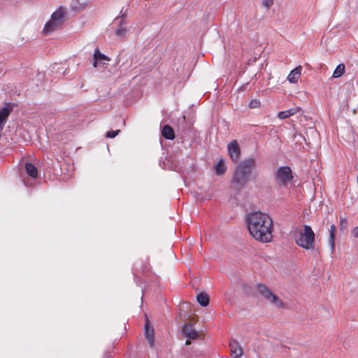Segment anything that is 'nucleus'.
Masks as SVG:
<instances>
[{"label": "nucleus", "instance_id": "1", "mask_svg": "<svg viewBox=\"0 0 358 358\" xmlns=\"http://www.w3.org/2000/svg\"><path fill=\"white\" fill-rule=\"evenodd\" d=\"M250 234L261 243H269L273 236V220L271 217L260 211L250 212L245 217Z\"/></svg>", "mask_w": 358, "mask_h": 358}, {"label": "nucleus", "instance_id": "2", "mask_svg": "<svg viewBox=\"0 0 358 358\" xmlns=\"http://www.w3.org/2000/svg\"><path fill=\"white\" fill-rule=\"evenodd\" d=\"M256 165L254 157L244 159L239 162L234 172L233 182L238 189H241L247 184Z\"/></svg>", "mask_w": 358, "mask_h": 358}, {"label": "nucleus", "instance_id": "3", "mask_svg": "<svg viewBox=\"0 0 358 358\" xmlns=\"http://www.w3.org/2000/svg\"><path fill=\"white\" fill-rule=\"evenodd\" d=\"M315 233L310 226L305 224L303 231L296 237V243L301 248L309 250L314 248Z\"/></svg>", "mask_w": 358, "mask_h": 358}, {"label": "nucleus", "instance_id": "4", "mask_svg": "<svg viewBox=\"0 0 358 358\" xmlns=\"http://www.w3.org/2000/svg\"><path fill=\"white\" fill-rule=\"evenodd\" d=\"M64 16V12L61 10H55L51 15L50 20L45 24L43 31L49 34L59 28Z\"/></svg>", "mask_w": 358, "mask_h": 358}, {"label": "nucleus", "instance_id": "5", "mask_svg": "<svg viewBox=\"0 0 358 358\" xmlns=\"http://www.w3.org/2000/svg\"><path fill=\"white\" fill-rule=\"evenodd\" d=\"M274 178L278 183L287 185L293 179L291 168L287 166L279 167L274 173Z\"/></svg>", "mask_w": 358, "mask_h": 358}, {"label": "nucleus", "instance_id": "6", "mask_svg": "<svg viewBox=\"0 0 358 358\" xmlns=\"http://www.w3.org/2000/svg\"><path fill=\"white\" fill-rule=\"evenodd\" d=\"M259 293L277 307H283V303L265 285L258 284L257 285Z\"/></svg>", "mask_w": 358, "mask_h": 358}, {"label": "nucleus", "instance_id": "7", "mask_svg": "<svg viewBox=\"0 0 358 358\" xmlns=\"http://www.w3.org/2000/svg\"><path fill=\"white\" fill-rule=\"evenodd\" d=\"M228 155L231 161L236 162L241 157V148L236 140L231 141L227 145Z\"/></svg>", "mask_w": 358, "mask_h": 358}, {"label": "nucleus", "instance_id": "8", "mask_svg": "<svg viewBox=\"0 0 358 358\" xmlns=\"http://www.w3.org/2000/svg\"><path fill=\"white\" fill-rule=\"evenodd\" d=\"M12 109L13 108L10 103H6L5 106L0 109V132L3 129L4 125Z\"/></svg>", "mask_w": 358, "mask_h": 358}, {"label": "nucleus", "instance_id": "9", "mask_svg": "<svg viewBox=\"0 0 358 358\" xmlns=\"http://www.w3.org/2000/svg\"><path fill=\"white\" fill-rule=\"evenodd\" d=\"M229 346L232 358H241L243 355V350L239 346L238 343L235 340H232L229 343Z\"/></svg>", "mask_w": 358, "mask_h": 358}, {"label": "nucleus", "instance_id": "10", "mask_svg": "<svg viewBox=\"0 0 358 358\" xmlns=\"http://www.w3.org/2000/svg\"><path fill=\"white\" fill-rule=\"evenodd\" d=\"M302 67L298 66L292 70L287 76V80L290 83L295 84L298 82V80L301 73Z\"/></svg>", "mask_w": 358, "mask_h": 358}, {"label": "nucleus", "instance_id": "11", "mask_svg": "<svg viewBox=\"0 0 358 358\" xmlns=\"http://www.w3.org/2000/svg\"><path fill=\"white\" fill-rule=\"evenodd\" d=\"M94 62L93 66L98 67L99 64L103 61H108V57L104 54L101 53L98 48H96L94 52Z\"/></svg>", "mask_w": 358, "mask_h": 358}, {"label": "nucleus", "instance_id": "12", "mask_svg": "<svg viewBox=\"0 0 358 358\" xmlns=\"http://www.w3.org/2000/svg\"><path fill=\"white\" fill-rule=\"evenodd\" d=\"M301 108L299 107H294L291 108L289 110L280 111L278 114V117L284 120L294 115H295L298 111H299Z\"/></svg>", "mask_w": 358, "mask_h": 358}, {"label": "nucleus", "instance_id": "13", "mask_svg": "<svg viewBox=\"0 0 358 358\" xmlns=\"http://www.w3.org/2000/svg\"><path fill=\"white\" fill-rule=\"evenodd\" d=\"M182 331L185 336L191 339H195L198 337V332L190 324H185L182 328Z\"/></svg>", "mask_w": 358, "mask_h": 358}, {"label": "nucleus", "instance_id": "14", "mask_svg": "<svg viewBox=\"0 0 358 358\" xmlns=\"http://www.w3.org/2000/svg\"><path fill=\"white\" fill-rule=\"evenodd\" d=\"M24 169L29 176L32 178H36L38 177V169L32 163H26Z\"/></svg>", "mask_w": 358, "mask_h": 358}, {"label": "nucleus", "instance_id": "15", "mask_svg": "<svg viewBox=\"0 0 358 358\" xmlns=\"http://www.w3.org/2000/svg\"><path fill=\"white\" fill-rule=\"evenodd\" d=\"M336 227L334 224L331 225L329 229V245L331 249V254H334L335 250V232H336Z\"/></svg>", "mask_w": 358, "mask_h": 358}, {"label": "nucleus", "instance_id": "16", "mask_svg": "<svg viewBox=\"0 0 358 358\" xmlns=\"http://www.w3.org/2000/svg\"><path fill=\"white\" fill-rule=\"evenodd\" d=\"M162 135L168 140H173L175 138V132L171 127L165 125L162 130Z\"/></svg>", "mask_w": 358, "mask_h": 358}, {"label": "nucleus", "instance_id": "17", "mask_svg": "<svg viewBox=\"0 0 358 358\" xmlns=\"http://www.w3.org/2000/svg\"><path fill=\"white\" fill-rule=\"evenodd\" d=\"M87 3L82 0H72L71 3V8L76 12L80 11L85 8Z\"/></svg>", "mask_w": 358, "mask_h": 358}, {"label": "nucleus", "instance_id": "18", "mask_svg": "<svg viewBox=\"0 0 358 358\" xmlns=\"http://www.w3.org/2000/svg\"><path fill=\"white\" fill-rule=\"evenodd\" d=\"M196 301L201 306H207L209 303V296L206 292H200L196 295Z\"/></svg>", "mask_w": 358, "mask_h": 358}, {"label": "nucleus", "instance_id": "19", "mask_svg": "<svg viewBox=\"0 0 358 358\" xmlns=\"http://www.w3.org/2000/svg\"><path fill=\"white\" fill-rule=\"evenodd\" d=\"M145 336L151 346L153 345L154 343V331L153 329H149L147 325L145 327Z\"/></svg>", "mask_w": 358, "mask_h": 358}, {"label": "nucleus", "instance_id": "20", "mask_svg": "<svg viewBox=\"0 0 358 358\" xmlns=\"http://www.w3.org/2000/svg\"><path fill=\"white\" fill-rule=\"evenodd\" d=\"M345 65L343 64H339L335 69L332 77L335 78H340L344 73Z\"/></svg>", "mask_w": 358, "mask_h": 358}, {"label": "nucleus", "instance_id": "21", "mask_svg": "<svg viewBox=\"0 0 358 358\" xmlns=\"http://www.w3.org/2000/svg\"><path fill=\"white\" fill-rule=\"evenodd\" d=\"M215 172H216L217 175H222L226 171L225 166L222 160H220L215 164Z\"/></svg>", "mask_w": 358, "mask_h": 358}, {"label": "nucleus", "instance_id": "22", "mask_svg": "<svg viewBox=\"0 0 358 358\" xmlns=\"http://www.w3.org/2000/svg\"><path fill=\"white\" fill-rule=\"evenodd\" d=\"M120 15L115 18V20L118 22V27H125V20L127 18V13H122V9L120 11Z\"/></svg>", "mask_w": 358, "mask_h": 358}, {"label": "nucleus", "instance_id": "23", "mask_svg": "<svg viewBox=\"0 0 358 358\" xmlns=\"http://www.w3.org/2000/svg\"><path fill=\"white\" fill-rule=\"evenodd\" d=\"M127 31L126 27H118L115 31V36L120 38H123L125 37Z\"/></svg>", "mask_w": 358, "mask_h": 358}, {"label": "nucleus", "instance_id": "24", "mask_svg": "<svg viewBox=\"0 0 358 358\" xmlns=\"http://www.w3.org/2000/svg\"><path fill=\"white\" fill-rule=\"evenodd\" d=\"M120 132V129L108 131L106 134V136L109 138H115V136H117Z\"/></svg>", "mask_w": 358, "mask_h": 358}, {"label": "nucleus", "instance_id": "25", "mask_svg": "<svg viewBox=\"0 0 358 358\" xmlns=\"http://www.w3.org/2000/svg\"><path fill=\"white\" fill-rule=\"evenodd\" d=\"M259 106H260V101L257 99H252L249 103V107L250 108H259Z\"/></svg>", "mask_w": 358, "mask_h": 358}, {"label": "nucleus", "instance_id": "26", "mask_svg": "<svg viewBox=\"0 0 358 358\" xmlns=\"http://www.w3.org/2000/svg\"><path fill=\"white\" fill-rule=\"evenodd\" d=\"M273 3V0H262V5L266 8H269Z\"/></svg>", "mask_w": 358, "mask_h": 358}, {"label": "nucleus", "instance_id": "27", "mask_svg": "<svg viewBox=\"0 0 358 358\" xmlns=\"http://www.w3.org/2000/svg\"><path fill=\"white\" fill-rule=\"evenodd\" d=\"M352 235L355 238H358V227H355L352 230Z\"/></svg>", "mask_w": 358, "mask_h": 358}, {"label": "nucleus", "instance_id": "28", "mask_svg": "<svg viewBox=\"0 0 358 358\" xmlns=\"http://www.w3.org/2000/svg\"><path fill=\"white\" fill-rule=\"evenodd\" d=\"M104 358H112L111 355L109 353L104 354Z\"/></svg>", "mask_w": 358, "mask_h": 358}, {"label": "nucleus", "instance_id": "29", "mask_svg": "<svg viewBox=\"0 0 358 358\" xmlns=\"http://www.w3.org/2000/svg\"><path fill=\"white\" fill-rule=\"evenodd\" d=\"M143 292H144V291H143V289H142V293H143ZM143 294H142V296H141V300H143Z\"/></svg>", "mask_w": 358, "mask_h": 358}, {"label": "nucleus", "instance_id": "30", "mask_svg": "<svg viewBox=\"0 0 358 358\" xmlns=\"http://www.w3.org/2000/svg\"><path fill=\"white\" fill-rule=\"evenodd\" d=\"M357 178H358V176H357Z\"/></svg>", "mask_w": 358, "mask_h": 358}, {"label": "nucleus", "instance_id": "31", "mask_svg": "<svg viewBox=\"0 0 358 358\" xmlns=\"http://www.w3.org/2000/svg\"><path fill=\"white\" fill-rule=\"evenodd\" d=\"M357 178H358V176H357Z\"/></svg>", "mask_w": 358, "mask_h": 358}, {"label": "nucleus", "instance_id": "32", "mask_svg": "<svg viewBox=\"0 0 358 358\" xmlns=\"http://www.w3.org/2000/svg\"><path fill=\"white\" fill-rule=\"evenodd\" d=\"M357 178H358V176H357Z\"/></svg>", "mask_w": 358, "mask_h": 358}]
</instances>
